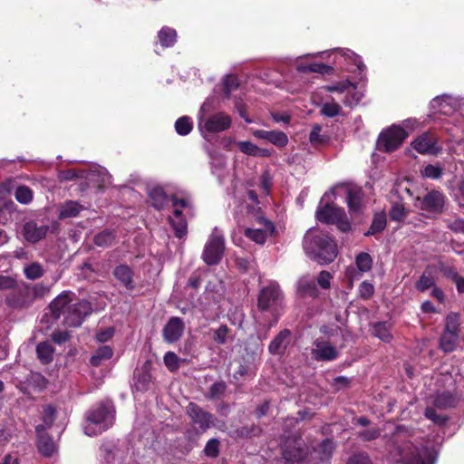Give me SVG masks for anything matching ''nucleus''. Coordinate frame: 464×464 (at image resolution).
Instances as JSON below:
<instances>
[{
    "mask_svg": "<svg viewBox=\"0 0 464 464\" xmlns=\"http://www.w3.org/2000/svg\"><path fill=\"white\" fill-rule=\"evenodd\" d=\"M75 295L71 291H63L49 304L51 316L54 320L63 315V324L68 327H79L92 314L91 302L85 299L73 301Z\"/></svg>",
    "mask_w": 464,
    "mask_h": 464,
    "instance_id": "obj_1",
    "label": "nucleus"
},
{
    "mask_svg": "<svg viewBox=\"0 0 464 464\" xmlns=\"http://www.w3.org/2000/svg\"><path fill=\"white\" fill-rule=\"evenodd\" d=\"M390 457L401 464H433L432 457L425 447H417L406 440L405 432L398 426L387 445Z\"/></svg>",
    "mask_w": 464,
    "mask_h": 464,
    "instance_id": "obj_2",
    "label": "nucleus"
},
{
    "mask_svg": "<svg viewBox=\"0 0 464 464\" xmlns=\"http://www.w3.org/2000/svg\"><path fill=\"white\" fill-rule=\"evenodd\" d=\"M303 247L306 255L319 265L332 263L338 254L335 240L323 231L307 232L304 237Z\"/></svg>",
    "mask_w": 464,
    "mask_h": 464,
    "instance_id": "obj_3",
    "label": "nucleus"
},
{
    "mask_svg": "<svg viewBox=\"0 0 464 464\" xmlns=\"http://www.w3.org/2000/svg\"><path fill=\"white\" fill-rule=\"evenodd\" d=\"M284 294L276 283L263 286L257 295L256 309L260 314L256 318H267L268 328L275 327L283 314Z\"/></svg>",
    "mask_w": 464,
    "mask_h": 464,
    "instance_id": "obj_4",
    "label": "nucleus"
},
{
    "mask_svg": "<svg viewBox=\"0 0 464 464\" xmlns=\"http://www.w3.org/2000/svg\"><path fill=\"white\" fill-rule=\"evenodd\" d=\"M186 413L189 417L194 428L186 430L185 438L191 446H196L201 434L214 426L216 417L192 401L187 405Z\"/></svg>",
    "mask_w": 464,
    "mask_h": 464,
    "instance_id": "obj_5",
    "label": "nucleus"
},
{
    "mask_svg": "<svg viewBox=\"0 0 464 464\" xmlns=\"http://www.w3.org/2000/svg\"><path fill=\"white\" fill-rule=\"evenodd\" d=\"M113 407L105 401H100L91 407L85 413V420L90 424L99 426V430L95 431L88 425L85 426V433L89 436L101 434L107 430L114 423Z\"/></svg>",
    "mask_w": 464,
    "mask_h": 464,
    "instance_id": "obj_6",
    "label": "nucleus"
},
{
    "mask_svg": "<svg viewBox=\"0 0 464 464\" xmlns=\"http://www.w3.org/2000/svg\"><path fill=\"white\" fill-rule=\"evenodd\" d=\"M408 135V132L402 127L392 125L380 133L377 148L383 152H392L403 143Z\"/></svg>",
    "mask_w": 464,
    "mask_h": 464,
    "instance_id": "obj_7",
    "label": "nucleus"
},
{
    "mask_svg": "<svg viewBox=\"0 0 464 464\" xmlns=\"http://www.w3.org/2000/svg\"><path fill=\"white\" fill-rule=\"evenodd\" d=\"M5 304L14 310H24L33 304V295H31V285L20 282L7 293L5 299Z\"/></svg>",
    "mask_w": 464,
    "mask_h": 464,
    "instance_id": "obj_8",
    "label": "nucleus"
},
{
    "mask_svg": "<svg viewBox=\"0 0 464 464\" xmlns=\"http://www.w3.org/2000/svg\"><path fill=\"white\" fill-rule=\"evenodd\" d=\"M225 237L217 228L209 236L202 252V259L208 266L219 264L225 253Z\"/></svg>",
    "mask_w": 464,
    "mask_h": 464,
    "instance_id": "obj_9",
    "label": "nucleus"
},
{
    "mask_svg": "<svg viewBox=\"0 0 464 464\" xmlns=\"http://www.w3.org/2000/svg\"><path fill=\"white\" fill-rule=\"evenodd\" d=\"M416 205L420 209L430 215H440L444 211L446 196L440 190L432 189L428 191L422 198L418 197Z\"/></svg>",
    "mask_w": 464,
    "mask_h": 464,
    "instance_id": "obj_10",
    "label": "nucleus"
},
{
    "mask_svg": "<svg viewBox=\"0 0 464 464\" xmlns=\"http://www.w3.org/2000/svg\"><path fill=\"white\" fill-rule=\"evenodd\" d=\"M314 348L312 349L311 354L313 359L317 362H333L340 355L338 349L329 341L318 338L314 340Z\"/></svg>",
    "mask_w": 464,
    "mask_h": 464,
    "instance_id": "obj_11",
    "label": "nucleus"
},
{
    "mask_svg": "<svg viewBox=\"0 0 464 464\" xmlns=\"http://www.w3.org/2000/svg\"><path fill=\"white\" fill-rule=\"evenodd\" d=\"M438 138L430 131L419 135L412 142V148L420 154L437 155L440 148L437 146Z\"/></svg>",
    "mask_w": 464,
    "mask_h": 464,
    "instance_id": "obj_12",
    "label": "nucleus"
},
{
    "mask_svg": "<svg viewBox=\"0 0 464 464\" xmlns=\"http://www.w3.org/2000/svg\"><path fill=\"white\" fill-rule=\"evenodd\" d=\"M307 457V447L300 439L287 440L283 449V458L287 462H302Z\"/></svg>",
    "mask_w": 464,
    "mask_h": 464,
    "instance_id": "obj_13",
    "label": "nucleus"
},
{
    "mask_svg": "<svg viewBox=\"0 0 464 464\" xmlns=\"http://www.w3.org/2000/svg\"><path fill=\"white\" fill-rule=\"evenodd\" d=\"M185 324L181 318L170 317L162 330V336L166 343H173L178 342L183 335Z\"/></svg>",
    "mask_w": 464,
    "mask_h": 464,
    "instance_id": "obj_14",
    "label": "nucleus"
},
{
    "mask_svg": "<svg viewBox=\"0 0 464 464\" xmlns=\"http://www.w3.org/2000/svg\"><path fill=\"white\" fill-rule=\"evenodd\" d=\"M37 433L36 447L38 451L44 457L50 458L56 450L53 438L44 431V426L40 424L35 428Z\"/></svg>",
    "mask_w": 464,
    "mask_h": 464,
    "instance_id": "obj_15",
    "label": "nucleus"
},
{
    "mask_svg": "<svg viewBox=\"0 0 464 464\" xmlns=\"http://www.w3.org/2000/svg\"><path fill=\"white\" fill-rule=\"evenodd\" d=\"M231 123V118L227 114L218 112L207 119L204 128L208 132L216 133L229 129Z\"/></svg>",
    "mask_w": 464,
    "mask_h": 464,
    "instance_id": "obj_16",
    "label": "nucleus"
},
{
    "mask_svg": "<svg viewBox=\"0 0 464 464\" xmlns=\"http://www.w3.org/2000/svg\"><path fill=\"white\" fill-rule=\"evenodd\" d=\"M50 230L47 225H38L34 221H28L24 225V237L29 243L35 244L45 237Z\"/></svg>",
    "mask_w": 464,
    "mask_h": 464,
    "instance_id": "obj_17",
    "label": "nucleus"
},
{
    "mask_svg": "<svg viewBox=\"0 0 464 464\" xmlns=\"http://www.w3.org/2000/svg\"><path fill=\"white\" fill-rule=\"evenodd\" d=\"M114 278L119 284L124 286L128 291L135 289V282L133 279L134 272L130 266L126 264L116 266L112 271Z\"/></svg>",
    "mask_w": 464,
    "mask_h": 464,
    "instance_id": "obj_18",
    "label": "nucleus"
},
{
    "mask_svg": "<svg viewBox=\"0 0 464 464\" xmlns=\"http://www.w3.org/2000/svg\"><path fill=\"white\" fill-rule=\"evenodd\" d=\"M253 135L256 138L265 140L278 148H285L288 144L287 135L281 130H256L253 131Z\"/></svg>",
    "mask_w": 464,
    "mask_h": 464,
    "instance_id": "obj_19",
    "label": "nucleus"
},
{
    "mask_svg": "<svg viewBox=\"0 0 464 464\" xmlns=\"http://www.w3.org/2000/svg\"><path fill=\"white\" fill-rule=\"evenodd\" d=\"M343 208H339L332 203H325L319 206L315 217L318 221L327 225H334V220L339 215H342Z\"/></svg>",
    "mask_w": 464,
    "mask_h": 464,
    "instance_id": "obj_20",
    "label": "nucleus"
},
{
    "mask_svg": "<svg viewBox=\"0 0 464 464\" xmlns=\"http://www.w3.org/2000/svg\"><path fill=\"white\" fill-rule=\"evenodd\" d=\"M292 333L289 329L280 331L270 342L268 352L271 354H283L290 343Z\"/></svg>",
    "mask_w": 464,
    "mask_h": 464,
    "instance_id": "obj_21",
    "label": "nucleus"
},
{
    "mask_svg": "<svg viewBox=\"0 0 464 464\" xmlns=\"http://www.w3.org/2000/svg\"><path fill=\"white\" fill-rule=\"evenodd\" d=\"M435 272H436L435 267L431 265H428L425 267L422 275L415 282L416 290L420 293H424L427 290L430 289L432 286H435V285H436Z\"/></svg>",
    "mask_w": 464,
    "mask_h": 464,
    "instance_id": "obj_22",
    "label": "nucleus"
},
{
    "mask_svg": "<svg viewBox=\"0 0 464 464\" xmlns=\"http://www.w3.org/2000/svg\"><path fill=\"white\" fill-rule=\"evenodd\" d=\"M151 382V373L149 367L144 365L140 371L134 372L133 388L137 392H145L150 389Z\"/></svg>",
    "mask_w": 464,
    "mask_h": 464,
    "instance_id": "obj_23",
    "label": "nucleus"
},
{
    "mask_svg": "<svg viewBox=\"0 0 464 464\" xmlns=\"http://www.w3.org/2000/svg\"><path fill=\"white\" fill-rule=\"evenodd\" d=\"M459 341V334L442 332L439 339V347L445 353H450L456 350Z\"/></svg>",
    "mask_w": 464,
    "mask_h": 464,
    "instance_id": "obj_24",
    "label": "nucleus"
},
{
    "mask_svg": "<svg viewBox=\"0 0 464 464\" xmlns=\"http://www.w3.org/2000/svg\"><path fill=\"white\" fill-rule=\"evenodd\" d=\"M457 405L455 396L449 391L436 394L433 399V407L440 410L454 408Z\"/></svg>",
    "mask_w": 464,
    "mask_h": 464,
    "instance_id": "obj_25",
    "label": "nucleus"
},
{
    "mask_svg": "<svg viewBox=\"0 0 464 464\" xmlns=\"http://www.w3.org/2000/svg\"><path fill=\"white\" fill-rule=\"evenodd\" d=\"M392 324L389 322H378L372 325V334L384 343H391L393 336L391 333Z\"/></svg>",
    "mask_w": 464,
    "mask_h": 464,
    "instance_id": "obj_26",
    "label": "nucleus"
},
{
    "mask_svg": "<svg viewBox=\"0 0 464 464\" xmlns=\"http://www.w3.org/2000/svg\"><path fill=\"white\" fill-rule=\"evenodd\" d=\"M159 43L163 48L172 47L177 42V32L169 26H163L158 33Z\"/></svg>",
    "mask_w": 464,
    "mask_h": 464,
    "instance_id": "obj_27",
    "label": "nucleus"
},
{
    "mask_svg": "<svg viewBox=\"0 0 464 464\" xmlns=\"http://www.w3.org/2000/svg\"><path fill=\"white\" fill-rule=\"evenodd\" d=\"M113 355V350L109 345L100 346L90 358V363L93 367H98L103 361L110 360Z\"/></svg>",
    "mask_w": 464,
    "mask_h": 464,
    "instance_id": "obj_28",
    "label": "nucleus"
},
{
    "mask_svg": "<svg viewBox=\"0 0 464 464\" xmlns=\"http://www.w3.org/2000/svg\"><path fill=\"white\" fill-rule=\"evenodd\" d=\"M54 349L49 342H42L36 346L37 358L43 364H49L53 360Z\"/></svg>",
    "mask_w": 464,
    "mask_h": 464,
    "instance_id": "obj_29",
    "label": "nucleus"
},
{
    "mask_svg": "<svg viewBox=\"0 0 464 464\" xmlns=\"http://www.w3.org/2000/svg\"><path fill=\"white\" fill-rule=\"evenodd\" d=\"M386 225H387V218H386L385 213H383V212L376 213L373 216L372 224H371L368 231H366L364 233V236L365 237L375 236L376 234L382 232L385 229Z\"/></svg>",
    "mask_w": 464,
    "mask_h": 464,
    "instance_id": "obj_30",
    "label": "nucleus"
},
{
    "mask_svg": "<svg viewBox=\"0 0 464 464\" xmlns=\"http://www.w3.org/2000/svg\"><path fill=\"white\" fill-rule=\"evenodd\" d=\"M82 210V205L77 201H66L60 209L59 219H65L77 217Z\"/></svg>",
    "mask_w": 464,
    "mask_h": 464,
    "instance_id": "obj_31",
    "label": "nucleus"
},
{
    "mask_svg": "<svg viewBox=\"0 0 464 464\" xmlns=\"http://www.w3.org/2000/svg\"><path fill=\"white\" fill-rule=\"evenodd\" d=\"M151 205L158 210L162 209L168 204V196L160 187L153 188L150 192Z\"/></svg>",
    "mask_w": 464,
    "mask_h": 464,
    "instance_id": "obj_32",
    "label": "nucleus"
},
{
    "mask_svg": "<svg viewBox=\"0 0 464 464\" xmlns=\"http://www.w3.org/2000/svg\"><path fill=\"white\" fill-rule=\"evenodd\" d=\"M116 234L114 230L104 229L95 235L93 242L96 246L101 247H108L115 241Z\"/></svg>",
    "mask_w": 464,
    "mask_h": 464,
    "instance_id": "obj_33",
    "label": "nucleus"
},
{
    "mask_svg": "<svg viewBox=\"0 0 464 464\" xmlns=\"http://www.w3.org/2000/svg\"><path fill=\"white\" fill-rule=\"evenodd\" d=\"M443 332L460 334V316L458 313L450 312L445 318V326Z\"/></svg>",
    "mask_w": 464,
    "mask_h": 464,
    "instance_id": "obj_34",
    "label": "nucleus"
},
{
    "mask_svg": "<svg viewBox=\"0 0 464 464\" xmlns=\"http://www.w3.org/2000/svg\"><path fill=\"white\" fill-rule=\"evenodd\" d=\"M346 201L350 211L358 212L362 205L361 189L349 188L347 190Z\"/></svg>",
    "mask_w": 464,
    "mask_h": 464,
    "instance_id": "obj_35",
    "label": "nucleus"
},
{
    "mask_svg": "<svg viewBox=\"0 0 464 464\" xmlns=\"http://www.w3.org/2000/svg\"><path fill=\"white\" fill-rule=\"evenodd\" d=\"M424 416L426 419L431 420L435 425L439 427L445 426L450 419L448 415L437 413L436 408L433 406L426 407L424 411Z\"/></svg>",
    "mask_w": 464,
    "mask_h": 464,
    "instance_id": "obj_36",
    "label": "nucleus"
},
{
    "mask_svg": "<svg viewBox=\"0 0 464 464\" xmlns=\"http://www.w3.org/2000/svg\"><path fill=\"white\" fill-rule=\"evenodd\" d=\"M24 276L29 280H36L41 278L44 270L39 262H33L24 267Z\"/></svg>",
    "mask_w": 464,
    "mask_h": 464,
    "instance_id": "obj_37",
    "label": "nucleus"
},
{
    "mask_svg": "<svg viewBox=\"0 0 464 464\" xmlns=\"http://www.w3.org/2000/svg\"><path fill=\"white\" fill-rule=\"evenodd\" d=\"M193 121L188 116H182L175 122V130L180 136H186L191 132Z\"/></svg>",
    "mask_w": 464,
    "mask_h": 464,
    "instance_id": "obj_38",
    "label": "nucleus"
},
{
    "mask_svg": "<svg viewBox=\"0 0 464 464\" xmlns=\"http://www.w3.org/2000/svg\"><path fill=\"white\" fill-rule=\"evenodd\" d=\"M304 72H317L322 75L333 74L334 68L323 63H313L303 67Z\"/></svg>",
    "mask_w": 464,
    "mask_h": 464,
    "instance_id": "obj_39",
    "label": "nucleus"
},
{
    "mask_svg": "<svg viewBox=\"0 0 464 464\" xmlns=\"http://www.w3.org/2000/svg\"><path fill=\"white\" fill-rule=\"evenodd\" d=\"M298 290L303 296L315 299L319 296V290L314 281H304L300 284Z\"/></svg>",
    "mask_w": 464,
    "mask_h": 464,
    "instance_id": "obj_40",
    "label": "nucleus"
},
{
    "mask_svg": "<svg viewBox=\"0 0 464 464\" xmlns=\"http://www.w3.org/2000/svg\"><path fill=\"white\" fill-rule=\"evenodd\" d=\"M355 265L360 272H368L372 269V258L370 254L361 252L355 257Z\"/></svg>",
    "mask_w": 464,
    "mask_h": 464,
    "instance_id": "obj_41",
    "label": "nucleus"
},
{
    "mask_svg": "<svg viewBox=\"0 0 464 464\" xmlns=\"http://www.w3.org/2000/svg\"><path fill=\"white\" fill-rule=\"evenodd\" d=\"M322 126L319 124H314L312 127V130L309 134V140L313 145L316 144H327L330 141V137L328 135H322Z\"/></svg>",
    "mask_w": 464,
    "mask_h": 464,
    "instance_id": "obj_42",
    "label": "nucleus"
},
{
    "mask_svg": "<svg viewBox=\"0 0 464 464\" xmlns=\"http://www.w3.org/2000/svg\"><path fill=\"white\" fill-rule=\"evenodd\" d=\"M169 224L174 230L176 237L182 238L188 233V223L185 218L175 219L172 218H169Z\"/></svg>",
    "mask_w": 464,
    "mask_h": 464,
    "instance_id": "obj_43",
    "label": "nucleus"
},
{
    "mask_svg": "<svg viewBox=\"0 0 464 464\" xmlns=\"http://www.w3.org/2000/svg\"><path fill=\"white\" fill-rule=\"evenodd\" d=\"M408 214V211L404 208L403 204L395 202L392 203V208L389 211V217L392 221L401 222L404 220Z\"/></svg>",
    "mask_w": 464,
    "mask_h": 464,
    "instance_id": "obj_44",
    "label": "nucleus"
},
{
    "mask_svg": "<svg viewBox=\"0 0 464 464\" xmlns=\"http://www.w3.org/2000/svg\"><path fill=\"white\" fill-rule=\"evenodd\" d=\"M14 198L21 204H28L33 200V191L27 186H19L15 189Z\"/></svg>",
    "mask_w": 464,
    "mask_h": 464,
    "instance_id": "obj_45",
    "label": "nucleus"
},
{
    "mask_svg": "<svg viewBox=\"0 0 464 464\" xmlns=\"http://www.w3.org/2000/svg\"><path fill=\"white\" fill-rule=\"evenodd\" d=\"M227 384L224 381L214 382L208 389L207 398L209 400H218L225 393Z\"/></svg>",
    "mask_w": 464,
    "mask_h": 464,
    "instance_id": "obj_46",
    "label": "nucleus"
},
{
    "mask_svg": "<svg viewBox=\"0 0 464 464\" xmlns=\"http://www.w3.org/2000/svg\"><path fill=\"white\" fill-rule=\"evenodd\" d=\"M239 82L235 75H227L223 81V93L227 98H229L231 93L237 90Z\"/></svg>",
    "mask_w": 464,
    "mask_h": 464,
    "instance_id": "obj_47",
    "label": "nucleus"
},
{
    "mask_svg": "<svg viewBox=\"0 0 464 464\" xmlns=\"http://www.w3.org/2000/svg\"><path fill=\"white\" fill-rule=\"evenodd\" d=\"M163 361L168 370L171 372H177L180 367V359L174 352H167L163 357Z\"/></svg>",
    "mask_w": 464,
    "mask_h": 464,
    "instance_id": "obj_48",
    "label": "nucleus"
},
{
    "mask_svg": "<svg viewBox=\"0 0 464 464\" xmlns=\"http://www.w3.org/2000/svg\"><path fill=\"white\" fill-rule=\"evenodd\" d=\"M245 236L252 241L263 245L266 241V232L263 229L246 228Z\"/></svg>",
    "mask_w": 464,
    "mask_h": 464,
    "instance_id": "obj_49",
    "label": "nucleus"
},
{
    "mask_svg": "<svg viewBox=\"0 0 464 464\" xmlns=\"http://www.w3.org/2000/svg\"><path fill=\"white\" fill-rule=\"evenodd\" d=\"M438 270L446 279H449L452 282L459 276L455 266L447 265L444 262L438 263Z\"/></svg>",
    "mask_w": 464,
    "mask_h": 464,
    "instance_id": "obj_50",
    "label": "nucleus"
},
{
    "mask_svg": "<svg viewBox=\"0 0 464 464\" xmlns=\"http://www.w3.org/2000/svg\"><path fill=\"white\" fill-rule=\"evenodd\" d=\"M219 446L220 441L218 439H210L208 440L203 452L207 457L215 459L219 455Z\"/></svg>",
    "mask_w": 464,
    "mask_h": 464,
    "instance_id": "obj_51",
    "label": "nucleus"
},
{
    "mask_svg": "<svg viewBox=\"0 0 464 464\" xmlns=\"http://www.w3.org/2000/svg\"><path fill=\"white\" fill-rule=\"evenodd\" d=\"M27 381L29 385L34 386L38 391H43L47 385V380L39 372L31 373Z\"/></svg>",
    "mask_w": 464,
    "mask_h": 464,
    "instance_id": "obj_52",
    "label": "nucleus"
},
{
    "mask_svg": "<svg viewBox=\"0 0 464 464\" xmlns=\"http://www.w3.org/2000/svg\"><path fill=\"white\" fill-rule=\"evenodd\" d=\"M341 112V106L336 102H325L323 104L320 113L324 116L334 118Z\"/></svg>",
    "mask_w": 464,
    "mask_h": 464,
    "instance_id": "obj_53",
    "label": "nucleus"
},
{
    "mask_svg": "<svg viewBox=\"0 0 464 464\" xmlns=\"http://www.w3.org/2000/svg\"><path fill=\"white\" fill-rule=\"evenodd\" d=\"M230 329L227 324H221L218 329L213 330V341L217 344H225Z\"/></svg>",
    "mask_w": 464,
    "mask_h": 464,
    "instance_id": "obj_54",
    "label": "nucleus"
},
{
    "mask_svg": "<svg viewBox=\"0 0 464 464\" xmlns=\"http://www.w3.org/2000/svg\"><path fill=\"white\" fill-rule=\"evenodd\" d=\"M319 448L321 453V459L325 460L331 458L334 446V442L331 440L326 439L322 441Z\"/></svg>",
    "mask_w": 464,
    "mask_h": 464,
    "instance_id": "obj_55",
    "label": "nucleus"
},
{
    "mask_svg": "<svg viewBox=\"0 0 464 464\" xmlns=\"http://www.w3.org/2000/svg\"><path fill=\"white\" fill-rule=\"evenodd\" d=\"M334 225H336L337 228L342 232H348L351 230V222L349 221L344 209L342 211V215H339L334 220Z\"/></svg>",
    "mask_w": 464,
    "mask_h": 464,
    "instance_id": "obj_56",
    "label": "nucleus"
},
{
    "mask_svg": "<svg viewBox=\"0 0 464 464\" xmlns=\"http://www.w3.org/2000/svg\"><path fill=\"white\" fill-rule=\"evenodd\" d=\"M346 464H372V462L366 452H358L353 454Z\"/></svg>",
    "mask_w": 464,
    "mask_h": 464,
    "instance_id": "obj_57",
    "label": "nucleus"
},
{
    "mask_svg": "<svg viewBox=\"0 0 464 464\" xmlns=\"http://www.w3.org/2000/svg\"><path fill=\"white\" fill-rule=\"evenodd\" d=\"M374 294V286L368 281H363L359 286L360 297L363 300L370 299Z\"/></svg>",
    "mask_w": 464,
    "mask_h": 464,
    "instance_id": "obj_58",
    "label": "nucleus"
},
{
    "mask_svg": "<svg viewBox=\"0 0 464 464\" xmlns=\"http://www.w3.org/2000/svg\"><path fill=\"white\" fill-rule=\"evenodd\" d=\"M238 149L241 152L249 155V156H257V146L251 141L246 140V141H239L237 143Z\"/></svg>",
    "mask_w": 464,
    "mask_h": 464,
    "instance_id": "obj_59",
    "label": "nucleus"
},
{
    "mask_svg": "<svg viewBox=\"0 0 464 464\" xmlns=\"http://www.w3.org/2000/svg\"><path fill=\"white\" fill-rule=\"evenodd\" d=\"M332 279V274L326 270H323L317 276V284L322 289L327 290L331 287Z\"/></svg>",
    "mask_w": 464,
    "mask_h": 464,
    "instance_id": "obj_60",
    "label": "nucleus"
},
{
    "mask_svg": "<svg viewBox=\"0 0 464 464\" xmlns=\"http://www.w3.org/2000/svg\"><path fill=\"white\" fill-rule=\"evenodd\" d=\"M350 384V378L345 376H337L333 380L331 386L334 389V391L337 392L343 389L349 388Z\"/></svg>",
    "mask_w": 464,
    "mask_h": 464,
    "instance_id": "obj_61",
    "label": "nucleus"
},
{
    "mask_svg": "<svg viewBox=\"0 0 464 464\" xmlns=\"http://www.w3.org/2000/svg\"><path fill=\"white\" fill-rule=\"evenodd\" d=\"M49 288L43 283H37L34 285H31V295H33V303L35 299L43 297L47 294Z\"/></svg>",
    "mask_w": 464,
    "mask_h": 464,
    "instance_id": "obj_62",
    "label": "nucleus"
},
{
    "mask_svg": "<svg viewBox=\"0 0 464 464\" xmlns=\"http://www.w3.org/2000/svg\"><path fill=\"white\" fill-rule=\"evenodd\" d=\"M442 175V169L432 164H429L424 168L423 176L426 178L438 179Z\"/></svg>",
    "mask_w": 464,
    "mask_h": 464,
    "instance_id": "obj_63",
    "label": "nucleus"
},
{
    "mask_svg": "<svg viewBox=\"0 0 464 464\" xmlns=\"http://www.w3.org/2000/svg\"><path fill=\"white\" fill-rule=\"evenodd\" d=\"M381 435L379 429L364 430L358 433V438L363 441H372L379 438Z\"/></svg>",
    "mask_w": 464,
    "mask_h": 464,
    "instance_id": "obj_64",
    "label": "nucleus"
}]
</instances>
